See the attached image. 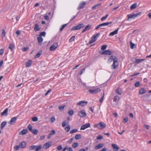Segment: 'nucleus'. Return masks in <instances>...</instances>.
Returning a JSON list of instances; mask_svg holds the SVG:
<instances>
[{"label": "nucleus", "mask_w": 151, "mask_h": 151, "mask_svg": "<svg viewBox=\"0 0 151 151\" xmlns=\"http://www.w3.org/2000/svg\"><path fill=\"white\" fill-rule=\"evenodd\" d=\"M113 61V63L111 65L112 69H116L118 66V59L116 56L113 57V55L111 56L108 59V61L111 62Z\"/></svg>", "instance_id": "nucleus-1"}, {"label": "nucleus", "mask_w": 151, "mask_h": 151, "mask_svg": "<svg viewBox=\"0 0 151 151\" xmlns=\"http://www.w3.org/2000/svg\"><path fill=\"white\" fill-rule=\"evenodd\" d=\"M42 148L41 145H40L38 146L36 145H32L29 147V150H32L35 149V151H38Z\"/></svg>", "instance_id": "nucleus-2"}, {"label": "nucleus", "mask_w": 151, "mask_h": 151, "mask_svg": "<svg viewBox=\"0 0 151 151\" xmlns=\"http://www.w3.org/2000/svg\"><path fill=\"white\" fill-rule=\"evenodd\" d=\"M141 14V13L140 12H139L138 13H137L136 14H128L127 15L128 17V18L127 19V20H129V19H134L136 17H138V16H140Z\"/></svg>", "instance_id": "nucleus-3"}, {"label": "nucleus", "mask_w": 151, "mask_h": 151, "mask_svg": "<svg viewBox=\"0 0 151 151\" xmlns=\"http://www.w3.org/2000/svg\"><path fill=\"white\" fill-rule=\"evenodd\" d=\"M145 60V59H138L136 58H134L132 59L133 62L134 63H136V64H138L141 62L144 61Z\"/></svg>", "instance_id": "nucleus-4"}, {"label": "nucleus", "mask_w": 151, "mask_h": 151, "mask_svg": "<svg viewBox=\"0 0 151 151\" xmlns=\"http://www.w3.org/2000/svg\"><path fill=\"white\" fill-rule=\"evenodd\" d=\"M84 27V25L83 24H78V25L75 27H72L71 29V30H79L82 28H83Z\"/></svg>", "instance_id": "nucleus-5"}, {"label": "nucleus", "mask_w": 151, "mask_h": 151, "mask_svg": "<svg viewBox=\"0 0 151 151\" xmlns=\"http://www.w3.org/2000/svg\"><path fill=\"white\" fill-rule=\"evenodd\" d=\"M78 115L81 118L84 117L86 115V113L84 110H81L78 113Z\"/></svg>", "instance_id": "nucleus-6"}, {"label": "nucleus", "mask_w": 151, "mask_h": 151, "mask_svg": "<svg viewBox=\"0 0 151 151\" xmlns=\"http://www.w3.org/2000/svg\"><path fill=\"white\" fill-rule=\"evenodd\" d=\"M101 90L99 88H97L94 89H89L88 91L91 94L96 93L100 91Z\"/></svg>", "instance_id": "nucleus-7"}, {"label": "nucleus", "mask_w": 151, "mask_h": 151, "mask_svg": "<svg viewBox=\"0 0 151 151\" xmlns=\"http://www.w3.org/2000/svg\"><path fill=\"white\" fill-rule=\"evenodd\" d=\"M88 102L87 101H81L78 102L77 104V105L78 106H84L87 104Z\"/></svg>", "instance_id": "nucleus-8"}, {"label": "nucleus", "mask_w": 151, "mask_h": 151, "mask_svg": "<svg viewBox=\"0 0 151 151\" xmlns=\"http://www.w3.org/2000/svg\"><path fill=\"white\" fill-rule=\"evenodd\" d=\"M58 46V44L57 43H55L50 47V50L51 51H53L57 48Z\"/></svg>", "instance_id": "nucleus-9"}, {"label": "nucleus", "mask_w": 151, "mask_h": 151, "mask_svg": "<svg viewBox=\"0 0 151 151\" xmlns=\"http://www.w3.org/2000/svg\"><path fill=\"white\" fill-rule=\"evenodd\" d=\"M90 127V124L89 123L86 124L82 125L81 127V130H84Z\"/></svg>", "instance_id": "nucleus-10"}, {"label": "nucleus", "mask_w": 151, "mask_h": 151, "mask_svg": "<svg viewBox=\"0 0 151 151\" xmlns=\"http://www.w3.org/2000/svg\"><path fill=\"white\" fill-rule=\"evenodd\" d=\"M17 119V117H14L11 119V120L8 123L11 125H13L16 121Z\"/></svg>", "instance_id": "nucleus-11"}, {"label": "nucleus", "mask_w": 151, "mask_h": 151, "mask_svg": "<svg viewBox=\"0 0 151 151\" xmlns=\"http://www.w3.org/2000/svg\"><path fill=\"white\" fill-rule=\"evenodd\" d=\"M52 142H48L45 143L43 146V148L45 149L48 148L51 145Z\"/></svg>", "instance_id": "nucleus-12"}, {"label": "nucleus", "mask_w": 151, "mask_h": 151, "mask_svg": "<svg viewBox=\"0 0 151 151\" xmlns=\"http://www.w3.org/2000/svg\"><path fill=\"white\" fill-rule=\"evenodd\" d=\"M99 129H102L106 127L105 124L103 122H100L99 123Z\"/></svg>", "instance_id": "nucleus-13"}, {"label": "nucleus", "mask_w": 151, "mask_h": 151, "mask_svg": "<svg viewBox=\"0 0 151 151\" xmlns=\"http://www.w3.org/2000/svg\"><path fill=\"white\" fill-rule=\"evenodd\" d=\"M91 28V26L90 24H88L87 25L85 28L82 30V33H83L85 32V31L89 30Z\"/></svg>", "instance_id": "nucleus-14"}, {"label": "nucleus", "mask_w": 151, "mask_h": 151, "mask_svg": "<svg viewBox=\"0 0 151 151\" xmlns=\"http://www.w3.org/2000/svg\"><path fill=\"white\" fill-rule=\"evenodd\" d=\"M111 52L109 50H105L104 51L100 53L101 54H105L107 55H111Z\"/></svg>", "instance_id": "nucleus-15"}, {"label": "nucleus", "mask_w": 151, "mask_h": 151, "mask_svg": "<svg viewBox=\"0 0 151 151\" xmlns=\"http://www.w3.org/2000/svg\"><path fill=\"white\" fill-rule=\"evenodd\" d=\"M111 147L113 149V150L114 151H117L119 150V148L116 145L113 144L111 145Z\"/></svg>", "instance_id": "nucleus-16"}, {"label": "nucleus", "mask_w": 151, "mask_h": 151, "mask_svg": "<svg viewBox=\"0 0 151 151\" xmlns=\"http://www.w3.org/2000/svg\"><path fill=\"white\" fill-rule=\"evenodd\" d=\"M86 2L84 1H82L81 3H80L78 7L77 8L78 10H79L82 8L85 5Z\"/></svg>", "instance_id": "nucleus-17"}, {"label": "nucleus", "mask_w": 151, "mask_h": 151, "mask_svg": "<svg viewBox=\"0 0 151 151\" xmlns=\"http://www.w3.org/2000/svg\"><path fill=\"white\" fill-rule=\"evenodd\" d=\"M37 38L38 41L39 45H41L43 41V38L39 36Z\"/></svg>", "instance_id": "nucleus-18"}, {"label": "nucleus", "mask_w": 151, "mask_h": 151, "mask_svg": "<svg viewBox=\"0 0 151 151\" xmlns=\"http://www.w3.org/2000/svg\"><path fill=\"white\" fill-rule=\"evenodd\" d=\"M8 108L6 109L1 114V116H7L8 114Z\"/></svg>", "instance_id": "nucleus-19"}, {"label": "nucleus", "mask_w": 151, "mask_h": 151, "mask_svg": "<svg viewBox=\"0 0 151 151\" xmlns=\"http://www.w3.org/2000/svg\"><path fill=\"white\" fill-rule=\"evenodd\" d=\"M27 143L23 141L22 142L19 144L20 148H23L25 147Z\"/></svg>", "instance_id": "nucleus-20"}, {"label": "nucleus", "mask_w": 151, "mask_h": 151, "mask_svg": "<svg viewBox=\"0 0 151 151\" xmlns=\"http://www.w3.org/2000/svg\"><path fill=\"white\" fill-rule=\"evenodd\" d=\"M104 145L103 143H100L98 145L96 146L95 147V149L97 150L99 149L100 148L104 146Z\"/></svg>", "instance_id": "nucleus-21"}, {"label": "nucleus", "mask_w": 151, "mask_h": 151, "mask_svg": "<svg viewBox=\"0 0 151 151\" xmlns=\"http://www.w3.org/2000/svg\"><path fill=\"white\" fill-rule=\"evenodd\" d=\"M119 30V29H117L116 30H115V31L111 32L109 34V36H113L115 34H116L118 33V32Z\"/></svg>", "instance_id": "nucleus-22"}, {"label": "nucleus", "mask_w": 151, "mask_h": 151, "mask_svg": "<svg viewBox=\"0 0 151 151\" xmlns=\"http://www.w3.org/2000/svg\"><path fill=\"white\" fill-rule=\"evenodd\" d=\"M27 130L26 129H23L19 133V134L21 135H24L27 134Z\"/></svg>", "instance_id": "nucleus-23"}, {"label": "nucleus", "mask_w": 151, "mask_h": 151, "mask_svg": "<svg viewBox=\"0 0 151 151\" xmlns=\"http://www.w3.org/2000/svg\"><path fill=\"white\" fill-rule=\"evenodd\" d=\"M14 47L15 46L12 43H10L8 47V48L12 51H13Z\"/></svg>", "instance_id": "nucleus-24"}, {"label": "nucleus", "mask_w": 151, "mask_h": 151, "mask_svg": "<svg viewBox=\"0 0 151 151\" xmlns=\"http://www.w3.org/2000/svg\"><path fill=\"white\" fill-rule=\"evenodd\" d=\"M40 29V28L39 27V26L38 24H36L34 28V29L36 32L39 31Z\"/></svg>", "instance_id": "nucleus-25"}, {"label": "nucleus", "mask_w": 151, "mask_h": 151, "mask_svg": "<svg viewBox=\"0 0 151 151\" xmlns=\"http://www.w3.org/2000/svg\"><path fill=\"white\" fill-rule=\"evenodd\" d=\"M146 92L145 89L144 88H142L139 91V93L140 95H142L144 93H145Z\"/></svg>", "instance_id": "nucleus-26"}, {"label": "nucleus", "mask_w": 151, "mask_h": 151, "mask_svg": "<svg viewBox=\"0 0 151 151\" xmlns=\"http://www.w3.org/2000/svg\"><path fill=\"white\" fill-rule=\"evenodd\" d=\"M32 63V60H29L28 62H26V66L29 67Z\"/></svg>", "instance_id": "nucleus-27"}, {"label": "nucleus", "mask_w": 151, "mask_h": 151, "mask_svg": "<svg viewBox=\"0 0 151 151\" xmlns=\"http://www.w3.org/2000/svg\"><path fill=\"white\" fill-rule=\"evenodd\" d=\"M101 5V3H99L98 4H96L95 5L93 6L92 9H98L99 8V7Z\"/></svg>", "instance_id": "nucleus-28"}, {"label": "nucleus", "mask_w": 151, "mask_h": 151, "mask_svg": "<svg viewBox=\"0 0 151 151\" xmlns=\"http://www.w3.org/2000/svg\"><path fill=\"white\" fill-rule=\"evenodd\" d=\"M137 4L136 3H134L132 4L130 6V9L132 10L135 9L137 7Z\"/></svg>", "instance_id": "nucleus-29"}, {"label": "nucleus", "mask_w": 151, "mask_h": 151, "mask_svg": "<svg viewBox=\"0 0 151 151\" xmlns=\"http://www.w3.org/2000/svg\"><path fill=\"white\" fill-rule=\"evenodd\" d=\"M100 35V33H97L96 35H93V36L92 37L94 39H96H96Z\"/></svg>", "instance_id": "nucleus-30"}, {"label": "nucleus", "mask_w": 151, "mask_h": 151, "mask_svg": "<svg viewBox=\"0 0 151 151\" xmlns=\"http://www.w3.org/2000/svg\"><path fill=\"white\" fill-rule=\"evenodd\" d=\"M6 122L5 121L2 122L1 124V129L4 128V126L6 124Z\"/></svg>", "instance_id": "nucleus-31"}, {"label": "nucleus", "mask_w": 151, "mask_h": 151, "mask_svg": "<svg viewBox=\"0 0 151 151\" xmlns=\"http://www.w3.org/2000/svg\"><path fill=\"white\" fill-rule=\"evenodd\" d=\"M31 132L34 134L36 135L38 133V131L37 129H34L32 130Z\"/></svg>", "instance_id": "nucleus-32"}, {"label": "nucleus", "mask_w": 151, "mask_h": 151, "mask_svg": "<svg viewBox=\"0 0 151 151\" xmlns=\"http://www.w3.org/2000/svg\"><path fill=\"white\" fill-rule=\"evenodd\" d=\"M120 99V98L118 96H115L114 98V101L116 102H118Z\"/></svg>", "instance_id": "nucleus-33"}, {"label": "nucleus", "mask_w": 151, "mask_h": 151, "mask_svg": "<svg viewBox=\"0 0 151 151\" xmlns=\"http://www.w3.org/2000/svg\"><path fill=\"white\" fill-rule=\"evenodd\" d=\"M42 51H40L38 52L36 55L35 56V58H37L39 57L42 54Z\"/></svg>", "instance_id": "nucleus-34"}, {"label": "nucleus", "mask_w": 151, "mask_h": 151, "mask_svg": "<svg viewBox=\"0 0 151 151\" xmlns=\"http://www.w3.org/2000/svg\"><path fill=\"white\" fill-rule=\"evenodd\" d=\"M78 146V144L77 142H75L73 143L72 145V147L74 148H76Z\"/></svg>", "instance_id": "nucleus-35"}, {"label": "nucleus", "mask_w": 151, "mask_h": 151, "mask_svg": "<svg viewBox=\"0 0 151 151\" xmlns=\"http://www.w3.org/2000/svg\"><path fill=\"white\" fill-rule=\"evenodd\" d=\"M81 135L80 134L76 135L75 136V139L76 140H78L81 139Z\"/></svg>", "instance_id": "nucleus-36"}, {"label": "nucleus", "mask_w": 151, "mask_h": 151, "mask_svg": "<svg viewBox=\"0 0 151 151\" xmlns=\"http://www.w3.org/2000/svg\"><path fill=\"white\" fill-rule=\"evenodd\" d=\"M74 113V111L73 110H69L68 112V114L70 116H72Z\"/></svg>", "instance_id": "nucleus-37"}, {"label": "nucleus", "mask_w": 151, "mask_h": 151, "mask_svg": "<svg viewBox=\"0 0 151 151\" xmlns=\"http://www.w3.org/2000/svg\"><path fill=\"white\" fill-rule=\"evenodd\" d=\"M95 41H96V40L94 39L92 37L91 40L89 42V44H91L95 42Z\"/></svg>", "instance_id": "nucleus-38"}, {"label": "nucleus", "mask_w": 151, "mask_h": 151, "mask_svg": "<svg viewBox=\"0 0 151 151\" xmlns=\"http://www.w3.org/2000/svg\"><path fill=\"white\" fill-rule=\"evenodd\" d=\"M108 16L109 14H106L105 16L102 17L101 18V21H103L104 19H106Z\"/></svg>", "instance_id": "nucleus-39"}, {"label": "nucleus", "mask_w": 151, "mask_h": 151, "mask_svg": "<svg viewBox=\"0 0 151 151\" xmlns=\"http://www.w3.org/2000/svg\"><path fill=\"white\" fill-rule=\"evenodd\" d=\"M78 131V130L77 129H73L70 132V133L71 134H73L75 132H76Z\"/></svg>", "instance_id": "nucleus-40"}, {"label": "nucleus", "mask_w": 151, "mask_h": 151, "mask_svg": "<svg viewBox=\"0 0 151 151\" xmlns=\"http://www.w3.org/2000/svg\"><path fill=\"white\" fill-rule=\"evenodd\" d=\"M46 35V33L45 32H41L40 35H39V36L41 37L42 36L45 37Z\"/></svg>", "instance_id": "nucleus-41"}, {"label": "nucleus", "mask_w": 151, "mask_h": 151, "mask_svg": "<svg viewBox=\"0 0 151 151\" xmlns=\"http://www.w3.org/2000/svg\"><path fill=\"white\" fill-rule=\"evenodd\" d=\"M67 25V24H65L63 25L61 28L60 29V31H62L63 29Z\"/></svg>", "instance_id": "nucleus-42"}, {"label": "nucleus", "mask_w": 151, "mask_h": 151, "mask_svg": "<svg viewBox=\"0 0 151 151\" xmlns=\"http://www.w3.org/2000/svg\"><path fill=\"white\" fill-rule=\"evenodd\" d=\"M70 129V126H68L65 128V130L66 132H68L69 131Z\"/></svg>", "instance_id": "nucleus-43"}, {"label": "nucleus", "mask_w": 151, "mask_h": 151, "mask_svg": "<svg viewBox=\"0 0 151 151\" xmlns=\"http://www.w3.org/2000/svg\"><path fill=\"white\" fill-rule=\"evenodd\" d=\"M27 127H28V128L29 129V130L31 132V131H32V130L33 129H32V127L31 124H29L27 126Z\"/></svg>", "instance_id": "nucleus-44"}, {"label": "nucleus", "mask_w": 151, "mask_h": 151, "mask_svg": "<svg viewBox=\"0 0 151 151\" xmlns=\"http://www.w3.org/2000/svg\"><path fill=\"white\" fill-rule=\"evenodd\" d=\"M140 83L139 81H137L135 83V86L136 87H138L140 85Z\"/></svg>", "instance_id": "nucleus-45"}, {"label": "nucleus", "mask_w": 151, "mask_h": 151, "mask_svg": "<svg viewBox=\"0 0 151 151\" xmlns=\"http://www.w3.org/2000/svg\"><path fill=\"white\" fill-rule=\"evenodd\" d=\"M130 45L131 48L132 49H133L134 48V46H135V45L132 43V42H130Z\"/></svg>", "instance_id": "nucleus-46"}, {"label": "nucleus", "mask_w": 151, "mask_h": 151, "mask_svg": "<svg viewBox=\"0 0 151 151\" xmlns=\"http://www.w3.org/2000/svg\"><path fill=\"white\" fill-rule=\"evenodd\" d=\"M65 105H62L61 106H60L58 107V108L60 110H63L64 109L65 107Z\"/></svg>", "instance_id": "nucleus-47"}, {"label": "nucleus", "mask_w": 151, "mask_h": 151, "mask_svg": "<svg viewBox=\"0 0 151 151\" xmlns=\"http://www.w3.org/2000/svg\"><path fill=\"white\" fill-rule=\"evenodd\" d=\"M107 47V45H102L101 48V49L102 50H104L106 49Z\"/></svg>", "instance_id": "nucleus-48"}, {"label": "nucleus", "mask_w": 151, "mask_h": 151, "mask_svg": "<svg viewBox=\"0 0 151 151\" xmlns=\"http://www.w3.org/2000/svg\"><path fill=\"white\" fill-rule=\"evenodd\" d=\"M5 30L4 29H3L2 30V37L3 38L5 37Z\"/></svg>", "instance_id": "nucleus-49"}, {"label": "nucleus", "mask_w": 151, "mask_h": 151, "mask_svg": "<svg viewBox=\"0 0 151 151\" xmlns=\"http://www.w3.org/2000/svg\"><path fill=\"white\" fill-rule=\"evenodd\" d=\"M66 121H63L62 122V127H64L66 126Z\"/></svg>", "instance_id": "nucleus-50"}, {"label": "nucleus", "mask_w": 151, "mask_h": 151, "mask_svg": "<svg viewBox=\"0 0 151 151\" xmlns=\"http://www.w3.org/2000/svg\"><path fill=\"white\" fill-rule=\"evenodd\" d=\"M32 120L34 122H36L38 120V118L36 117H34L32 118Z\"/></svg>", "instance_id": "nucleus-51"}, {"label": "nucleus", "mask_w": 151, "mask_h": 151, "mask_svg": "<svg viewBox=\"0 0 151 151\" xmlns=\"http://www.w3.org/2000/svg\"><path fill=\"white\" fill-rule=\"evenodd\" d=\"M19 148H20V147L19 145V146H18V145L15 146L14 147V150H18Z\"/></svg>", "instance_id": "nucleus-52"}, {"label": "nucleus", "mask_w": 151, "mask_h": 151, "mask_svg": "<svg viewBox=\"0 0 151 151\" xmlns=\"http://www.w3.org/2000/svg\"><path fill=\"white\" fill-rule=\"evenodd\" d=\"M112 23V22H105L104 23V25L105 26H108L109 25L111 24Z\"/></svg>", "instance_id": "nucleus-53"}, {"label": "nucleus", "mask_w": 151, "mask_h": 151, "mask_svg": "<svg viewBox=\"0 0 151 151\" xmlns=\"http://www.w3.org/2000/svg\"><path fill=\"white\" fill-rule=\"evenodd\" d=\"M75 38V36H73L69 40V42H71L73 41L74 40Z\"/></svg>", "instance_id": "nucleus-54"}, {"label": "nucleus", "mask_w": 151, "mask_h": 151, "mask_svg": "<svg viewBox=\"0 0 151 151\" xmlns=\"http://www.w3.org/2000/svg\"><path fill=\"white\" fill-rule=\"evenodd\" d=\"M115 92L118 94V95H121L122 94V93L121 92L119 91V89H117L116 90Z\"/></svg>", "instance_id": "nucleus-55"}, {"label": "nucleus", "mask_w": 151, "mask_h": 151, "mask_svg": "<svg viewBox=\"0 0 151 151\" xmlns=\"http://www.w3.org/2000/svg\"><path fill=\"white\" fill-rule=\"evenodd\" d=\"M104 96V93L103 94V96L101 98V99H100V100L99 102H100V103H102V101H103V100Z\"/></svg>", "instance_id": "nucleus-56"}, {"label": "nucleus", "mask_w": 151, "mask_h": 151, "mask_svg": "<svg viewBox=\"0 0 151 151\" xmlns=\"http://www.w3.org/2000/svg\"><path fill=\"white\" fill-rule=\"evenodd\" d=\"M28 49V47H24L22 49V51L23 52H25L27 51Z\"/></svg>", "instance_id": "nucleus-57"}, {"label": "nucleus", "mask_w": 151, "mask_h": 151, "mask_svg": "<svg viewBox=\"0 0 151 151\" xmlns=\"http://www.w3.org/2000/svg\"><path fill=\"white\" fill-rule=\"evenodd\" d=\"M103 138V136L101 135H98L97 137V139H101Z\"/></svg>", "instance_id": "nucleus-58"}, {"label": "nucleus", "mask_w": 151, "mask_h": 151, "mask_svg": "<svg viewBox=\"0 0 151 151\" xmlns=\"http://www.w3.org/2000/svg\"><path fill=\"white\" fill-rule=\"evenodd\" d=\"M62 148V147L61 145H60L58 146L57 147V149L58 150H61Z\"/></svg>", "instance_id": "nucleus-59"}, {"label": "nucleus", "mask_w": 151, "mask_h": 151, "mask_svg": "<svg viewBox=\"0 0 151 151\" xmlns=\"http://www.w3.org/2000/svg\"><path fill=\"white\" fill-rule=\"evenodd\" d=\"M55 120V119L54 117H52L51 118L50 122L52 123L54 122Z\"/></svg>", "instance_id": "nucleus-60"}, {"label": "nucleus", "mask_w": 151, "mask_h": 151, "mask_svg": "<svg viewBox=\"0 0 151 151\" xmlns=\"http://www.w3.org/2000/svg\"><path fill=\"white\" fill-rule=\"evenodd\" d=\"M4 50L3 49H1L0 50V55H1L4 52Z\"/></svg>", "instance_id": "nucleus-61"}, {"label": "nucleus", "mask_w": 151, "mask_h": 151, "mask_svg": "<svg viewBox=\"0 0 151 151\" xmlns=\"http://www.w3.org/2000/svg\"><path fill=\"white\" fill-rule=\"evenodd\" d=\"M140 73H134L132 75H131V76H135L139 74Z\"/></svg>", "instance_id": "nucleus-62"}, {"label": "nucleus", "mask_w": 151, "mask_h": 151, "mask_svg": "<svg viewBox=\"0 0 151 151\" xmlns=\"http://www.w3.org/2000/svg\"><path fill=\"white\" fill-rule=\"evenodd\" d=\"M123 120V122L124 123H126L128 121V118H125Z\"/></svg>", "instance_id": "nucleus-63"}, {"label": "nucleus", "mask_w": 151, "mask_h": 151, "mask_svg": "<svg viewBox=\"0 0 151 151\" xmlns=\"http://www.w3.org/2000/svg\"><path fill=\"white\" fill-rule=\"evenodd\" d=\"M55 131L54 130H52L51 132H50V133L52 135L55 134Z\"/></svg>", "instance_id": "nucleus-64"}]
</instances>
